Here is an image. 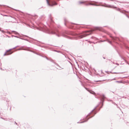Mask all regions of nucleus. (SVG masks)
Returning a JSON list of instances; mask_svg holds the SVG:
<instances>
[{
	"label": "nucleus",
	"instance_id": "1",
	"mask_svg": "<svg viewBox=\"0 0 129 129\" xmlns=\"http://www.w3.org/2000/svg\"><path fill=\"white\" fill-rule=\"evenodd\" d=\"M95 30H101V28L100 27H96L94 29H92L89 31H84L85 33H90L89 34H86L84 35H81L79 36V38H82L83 37H85L87 36L90 35L91 34L92 32L93 31H94Z\"/></svg>",
	"mask_w": 129,
	"mask_h": 129
},
{
	"label": "nucleus",
	"instance_id": "2",
	"mask_svg": "<svg viewBox=\"0 0 129 129\" xmlns=\"http://www.w3.org/2000/svg\"><path fill=\"white\" fill-rule=\"evenodd\" d=\"M48 2L49 5L50 6H53L57 4V3L55 2H51V4H50Z\"/></svg>",
	"mask_w": 129,
	"mask_h": 129
},
{
	"label": "nucleus",
	"instance_id": "3",
	"mask_svg": "<svg viewBox=\"0 0 129 129\" xmlns=\"http://www.w3.org/2000/svg\"><path fill=\"white\" fill-rule=\"evenodd\" d=\"M12 52L10 50H9L5 54V55H7L9 54H10L12 53Z\"/></svg>",
	"mask_w": 129,
	"mask_h": 129
},
{
	"label": "nucleus",
	"instance_id": "4",
	"mask_svg": "<svg viewBox=\"0 0 129 129\" xmlns=\"http://www.w3.org/2000/svg\"><path fill=\"white\" fill-rule=\"evenodd\" d=\"M91 93L93 94H95V93L93 91H91V90H89L88 91Z\"/></svg>",
	"mask_w": 129,
	"mask_h": 129
},
{
	"label": "nucleus",
	"instance_id": "5",
	"mask_svg": "<svg viewBox=\"0 0 129 129\" xmlns=\"http://www.w3.org/2000/svg\"><path fill=\"white\" fill-rule=\"evenodd\" d=\"M117 82H118V83H121L122 82H120V81H117Z\"/></svg>",
	"mask_w": 129,
	"mask_h": 129
}]
</instances>
